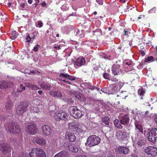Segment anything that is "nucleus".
I'll list each match as a JSON object with an SVG mask.
<instances>
[{"mask_svg":"<svg viewBox=\"0 0 157 157\" xmlns=\"http://www.w3.org/2000/svg\"><path fill=\"white\" fill-rule=\"evenodd\" d=\"M100 138L96 135H91L87 139L86 145L91 147L97 145L100 143Z\"/></svg>","mask_w":157,"mask_h":157,"instance_id":"nucleus-2","label":"nucleus"},{"mask_svg":"<svg viewBox=\"0 0 157 157\" xmlns=\"http://www.w3.org/2000/svg\"><path fill=\"white\" fill-rule=\"evenodd\" d=\"M71 115L75 119H78L82 117L84 114L83 111L79 109L75 106L71 107L70 110Z\"/></svg>","mask_w":157,"mask_h":157,"instance_id":"nucleus-3","label":"nucleus"},{"mask_svg":"<svg viewBox=\"0 0 157 157\" xmlns=\"http://www.w3.org/2000/svg\"><path fill=\"white\" fill-rule=\"evenodd\" d=\"M85 86L88 89L93 90L95 89H96L98 90H99L100 89L96 87L93 85L92 83L86 82L85 83Z\"/></svg>","mask_w":157,"mask_h":157,"instance_id":"nucleus-24","label":"nucleus"},{"mask_svg":"<svg viewBox=\"0 0 157 157\" xmlns=\"http://www.w3.org/2000/svg\"><path fill=\"white\" fill-rule=\"evenodd\" d=\"M122 99L125 98L127 97V96L126 95V92H121L120 94V95L119 96Z\"/></svg>","mask_w":157,"mask_h":157,"instance_id":"nucleus-41","label":"nucleus"},{"mask_svg":"<svg viewBox=\"0 0 157 157\" xmlns=\"http://www.w3.org/2000/svg\"><path fill=\"white\" fill-rule=\"evenodd\" d=\"M135 129L138 130L139 131L137 132V136H139V134H140L141 135L143 134V125L141 124H135Z\"/></svg>","mask_w":157,"mask_h":157,"instance_id":"nucleus-23","label":"nucleus"},{"mask_svg":"<svg viewBox=\"0 0 157 157\" xmlns=\"http://www.w3.org/2000/svg\"><path fill=\"white\" fill-rule=\"evenodd\" d=\"M68 76H69V74H64L61 73L59 75L58 79L59 80V79L60 78H64L67 79L68 78Z\"/></svg>","mask_w":157,"mask_h":157,"instance_id":"nucleus-34","label":"nucleus"},{"mask_svg":"<svg viewBox=\"0 0 157 157\" xmlns=\"http://www.w3.org/2000/svg\"><path fill=\"white\" fill-rule=\"evenodd\" d=\"M103 57L105 59H109L110 57L109 56L108 57V56H107L106 55H105V56H103Z\"/></svg>","mask_w":157,"mask_h":157,"instance_id":"nucleus-59","label":"nucleus"},{"mask_svg":"<svg viewBox=\"0 0 157 157\" xmlns=\"http://www.w3.org/2000/svg\"><path fill=\"white\" fill-rule=\"evenodd\" d=\"M42 133L44 136L50 135L52 132V130L50 126L47 125H44L42 127Z\"/></svg>","mask_w":157,"mask_h":157,"instance_id":"nucleus-15","label":"nucleus"},{"mask_svg":"<svg viewBox=\"0 0 157 157\" xmlns=\"http://www.w3.org/2000/svg\"><path fill=\"white\" fill-rule=\"evenodd\" d=\"M145 92V89L144 88L140 89L138 91V94L140 95H143Z\"/></svg>","mask_w":157,"mask_h":157,"instance_id":"nucleus-36","label":"nucleus"},{"mask_svg":"<svg viewBox=\"0 0 157 157\" xmlns=\"http://www.w3.org/2000/svg\"><path fill=\"white\" fill-rule=\"evenodd\" d=\"M13 85L12 82L9 81L2 80L0 81V88L1 89L9 88L11 87Z\"/></svg>","mask_w":157,"mask_h":157,"instance_id":"nucleus-16","label":"nucleus"},{"mask_svg":"<svg viewBox=\"0 0 157 157\" xmlns=\"http://www.w3.org/2000/svg\"><path fill=\"white\" fill-rule=\"evenodd\" d=\"M37 73H40V72H39L38 71L36 70H33L32 71H30L29 72V74H36Z\"/></svg>","mask_w":157,"mask_h":157,"instance_id":"nucleus-46","label":"nucleus"},{"mask_svg":"<svg viewBox=\"0 0 157 157\" xmlns=\"http://www.w3.org/2000/svg\"><path fill=\"white\" fill-rule=\"evenodd\" d=\"M29 155L30 157H47L44 151L40 148H33Z\"/></svg>","mask_w":157,"mask_h":157,"instance_id":"nucleus-4","label":"nucleus"},{"mask_svg":"<svg viewBox=\"0 0 157 157\" xmlns=\"http://www.w3.org/2000/svg\"><path fill=\"white\" fill-rule=\"evenodd\" d=\"M11 146L9 144L3 143L0 144V153L6 155L11 153Z\"/></svg>","mask_w":157,"mask_h":157,"instance_id":"nucleus-9","label":"nucleus"},{"mask_svg":"<svg viewBox=\"0 0 157 157\" xmlns=\"http://www.w3.org/2000/svg\"><path fill=\"white\" fill-rule=\"evenodd\" d=\"M67 79L72 81L75 80L76 79V78L73 76L71 75H69V76H68V78Z\"/></svg>","mask_w":157,"mask_h":157,"instance_id":"nucleus-44","label":"nucleus"},{"mask_svg":"<svg viewBox=\"0 0 157 157\" xmlns=\"http://www.w3.org/2000/svg\"><path fill=\"white\" fill-rule=\"evenodd\" d=\"M49 94L53 98H61L62 96L61 92L59 90H52L49 92Z\"/></svg>","mask_w":157,"mask_h":157,"instance_id":"nucleus-20","label":"nucleus"},{"mask_svg":"<svg viewBox=\"0 0 157 157\" xmlns=\"http://www.w3.org/2000/svg\"><path fill=\"white\" fill-rule=\"evenodd\" d=\"M54 117L57 121H59L61 120L66 121L68 119L67 115L65 112L56 113Z\"/></svg>","mask_w":157,"mask_h":157,"instance_id":"nucleus-10","label":"nucleus"},{"mask_svg":"<svg viewBox=\"0 0 157 157\" xmlns=\"http://www.w3.org/2000/svg\"><path fill=\"white\" fill-rule=\"evenodd\" d=\"M33 141L34 143L42 146L45 145L46 142L45 140L43 138H40L38 136L34 137L33 138Z\"/></svg>","mask_w":157,"mask_h":157,"instance_id":"nucleus-17","label":"nucleus"},{"mask_svg":"<svg viewBox=\"0 0 157 157\" xmlns=\"http://www.w3.org/2000/svg\"><path fill=\"white\" fill-rule=\"evenodd\" d=\"M112 72L113 75H120V72L119 69H112Z\"/></svg>","mask_w":157,"mask_h":157,"instance_id":"nucleus-37","label":"nucleus"},{"mask_svg":"<svg viewBox=\"0 0 157 157\" xmlns=\"http://www.w3.org/2000/svg\"><path fill=\"white\" fill-rule=\"evenodd\" d=\"M68 128L69 130L72 131H76L77 132L80 131L81 126L78 123L72 122L68 124Z\"/></svg>","mask_w":157,"mask_h":157,"instance_id":"nucleus-12","label":"nucleus"},{"mask_svg":"<svg viewBox=\"0 0 157 157\" xmlns=\"http://www.w3.org/2000/svg\"><path fill=\"white\" fill-rule=\"evenodd\" d=\"M28 106L26 102H21L17 107L16 110V113L17 115H21L25 112Z\"/></svg>","mask_w":157,"mask_h":157,"instance_id":"nucleus-6","label":"nucleus"},{"mask_svg":"<svg viewBox=\"0 0 157 157\" xmlns=\"http://www.w3.org/2000/svg\"><path fill=\"white\" fill-rule=\"evenodd\" d=\"M38 93L40 95H41L43 94V92L42 90H40L38 91Z\"/></svg>","mask_w":157,"mask_h":157,"instance_id":"nucleus-63","label":"nucleus"},{"mask_svg":"<svg viewBox=\"0 0 157 157\" xmlns=\"http://www.w3.org/2000/svg\"><path fill=\"white\" fill-rule=\"evenodd\" d=\"M38 128L35 124L30 123L25 128V131L29 134L34 135L37 133Z\"/></svg>","mask_w":157,"mask_h":157,"instance_id":"nucleus-7","label":"nucleus"},{"mask_svg":"<svg viewBox=\"0 0 157 157\" xmlns=\"http://www.w3.org/2000/svg\"><path fill=\"white\" fill-rule=\"evenodd\" d=\"M25 86L32 90H37L40 89L39 87L33 85L30 83H26L25 84Z\"/></svg>","mask_w":157,"mask_h":157,"instance_id":"nucleus-26","label":"nucleus"},{"mask_svg":"<svg viewBox=\"0 0 157 157\" xmlns=\"http://www.w3.org/2000/svg\"><path fill=\"white\" fill-rule=\"evenodd\" d=\"M66 138L71 142H74L76 140V136L74 133L69 132L66 133Z\"/></svg>","mask_w":157,"mask_h":157,"instance_id":"nucleus-21","label":"nucleus"},{"mask_svg":"<svg viewBox=\"0 0 157 157\" xmlns=\"http://www.w3.org/2000/svg\"><path fill=\"white\" fill-rule=\"evenodd\" d=\"M59 81H63V82H65V83H67L68 84H71V82H70V81H68V80L67 81L66 80L63 79L62 78H60Z\"/></svg>","mask_w":157,"mask_h":157,"instance_id":"nucleus-48","label":"nucleus"},{"mask_svg":"<svg viewBox=\"0 0 157 157\" xmlns=\"http://www.w3.org/2000/svg\"><path fill=\"white\" fill-rule=\"evenodd\" d=\"M43 26V23L41 21L38 22V24L36 25V26L40 28Z\"/></svg>","mask_w":157,"mask_h":157,"instance_id":"nucleus-45","label":"nucleus"},{"mask_svg":"<svg viewBox=\"0 0 157 157\" xmlns=\"http://www.w3.org/2000/svg\"><path fill=\"white\" fill-rule=\"evenodd\" d=\"M41 6L43 7H45L46 6V4L45 2H44L41 3Z\"/></svg>","mask_w":157,"mask_h":157,"instance_id":"nucleus-58","label":"nucleus"},{"mask_svg":"<svg viewBox=\"0 0 157 157\" xmlns=\"http://www.w3.org/2000/svg\"><path fill=\"white\" fill-rule=\"evenodd\" d=\"M32 110L33 112L35 113H38L40 111L39 109L36 107H33Z\"/></svg>","mask_w":157,"mask_h":157,"instance_id":"nucleus-43","label":"nucleus"},{"mask_svg":"<svg viewBox=\"0 0 157 157\" xmlns=\"http://www.w3.org/2000/svg\"><path fill=\"white\" fill-rule=\"evenodd\" d=\"M123 85V83L122 82H117L110 85L109 88V90L110 91V93L113 94L120 89Z\"/></svg>","mask_w":157,"mask_h":157,"instance_id":"nucleus-8","label":"nucleus"},{"mask_svg":"<svg viewBox=\"0 0 157 157\" xmlns=\"http://www.w3.org/2000/svg\"><path fill=\"white\" fill-rule=\"evenodd\" d=\"M115 137L119 141H122L127 137L126 132L122 130H118L116 131Z\"/></svg>","mask_w":157,"mask_h":157,"instance_id":"nucleus-13","label":"nucleus"},{"mask_svg":"<svg viewBox=\"0 0 157 157\" xmlns=\"http://www.w3.org/2000/svg\"><path fill=\"white\" fill-rule=\"evenodd\" d=\"M40 86L43 89L46 90H50L51 87V85L49 83L41 84Z\"/></svg>","mask_w":157,"mask_h":157,"instance_id":"nucleus-28","label":"nucleus"},{"mask_svg":"<svg viewBox=\"0 0 157 157\" xmlns=\"http://www.w3.org/2000/svg\"><path fill=\"white\" fill-rule=\"evenodd\" d=\"M124 35H125L127 36L128 35V32L127 31L124 30Z\"/></svg>","mask_w":157,"mask_h":157,"instance_id":"nucleus-62","label":"nucleus"},{"mask_svg":"<svg viewBox=\"0 0 157 157\" xmlns=\"http://www.w3.org/2000/svg\"><path fill=\"white\" fill-rule=\"evenodd\" d=\"M25 87L22 84H20L17 88V92H21L23 90H25Z\"/></svg>","mask_w":157,"mask_h":157,"instance_id":"nucleus-33","label":"nucleus"},{"mask_svg":"<svg viewBox=\"0 0 157 157\" xmlns=\"http://www.w3.org/2000/svg\"><path fill=\"white\" fill-rule=\"evenodd\" d=\"M129 121L128 116L127 115L125 114L121 117L120 122L121 124L125 126L129 123Z\"/></svg>","mask_w":157,"mask_h":157,"instance_id":"nucleus-19","label":"nucleus"},{"mask_svg":"<svg viewBox=\"0 0 157 157\" xmlns=\"http://www.w3.org/2000/svg\"><path fill=\"white\" fill-rule=\"evenodd\" d=\"M79 31L78 29H75L74 30V34L75 35H78L79 34Z\"/></svg>","mask_w":157,"mask_h":157,"instance_id":"nucleus-54","label":"nucleus"},{"mask_svg":"<svg viewBox=\"0 0 157 157\" xmlns=\"http://www.w3.org/2000/svg\"><path fill=\"white\" fill-rule=\"evenodd\" d=\"M120 67V64H117V63L113 64L112 69H119Z\"/></svg>","mask_w":157,"mask_h":157,"instance_id":"nucleus-39","label":"nucleus"},{"mask_svg":"<svg viewBox=\"0 0 157 157\" xmlns=\"http://www.w3.org/2000/svg\"><path fill=\"white\" fill-rule=\"evenodd\" d=\"M67 148L71 151L75 152H76L78 151V148L72 144H69Z\"/></svg>","mask_w":157,"mask_h":157,"instance_id":"nucleus-25","label":"nucleus"},{"mask_svg":"<svg viewBox=\"0 0 157 157\" xmlns=\"http://www.w3.org/2000/svg\"><path fill=\"white\" fill-rule=\"evenodd\" d=\"M69 154L66 151H62L57 154L54 157H68Z\"/></svg>","mask_w":157,"mask_h":157,"instance_id":"nucleus-22","label":"nucleus"},{"mask_svg":"<svg viewBox=\"0 0 157 157\" xmlns=\"http://www.w3.org/2000/svg\"><path fill=\"white\" fill-rule=\"evenodd\" d=\"M12 36H11V39L13 40L17 38V35L15 31L13 32L12 33Z\"/></svg>","mask_w":157,"mask_h":157,"instance_id":"nucleus-42","label":"nucleus"},{"mask_svg":"<svg viewBox=\"0 0 157 157\" xmlns=\"http://www.w3.org/2000/svg\"><path fill=\"white\" fill-rule=\"evenodd\" d=\"M118 75H113V76H110V80L113 82H117L118 80Z\"/></svg>","mask_w":157,"mask_h":157,"instance_id":"nucleus-35","label":"nucleus"},{"mask_svg":"<svg viewBox=\"0 0 157 157\" xmlns=\"http://www.w3.org/2000/svg\"><path fill=\"white\" fill-rule=\"evenodd\" d=\"M102 121L103 123H105L106 125H109L110 118L108 117H105L102 118Z\"/></svg>","mask_w":157,"mask_h":157,"instance_id":"nucleus-31","label":"nucleus"},{"mask_svg":"<svg viewBox=\"0 0 157 157\" xmlns=\"http://www.w3.org/2000/svg\"><path fill=\"white\" fill-rule=\"evenodd\" d=\"M151 114L150 113H149V111H146L145 113L144 114V116L146 117H151Z\"/></svg>","mask_w":157,"mask_h":157,"instance_id":"nucleus-50","label":"nucleus"},{"mask_svg":"<svg viewBox=\"0 0 157 157\" xmlns=\"http://www.w3.org/2000/svg\"><path fill=\"white\" fill-rule=\"evenodd\" d=\"M54 48L55 49L58 48L59 49H60V46H55Z\"/></svg>","mask_w":157,"mask_h":157,"instance_id":"nucleus-61","label":"nucleus"},{"mask_svg":"<svg viewBox=\"0 0 157 157\" xmlns=\"http://www.w3.org/2000/svg\"><path fill=\"white\" fill-rule=\"evenodd\" d=\"M4 126L11 133L18 134L21 132V128L17 123L11 121L6 123Z\"/></svg>","mask_w":157,"mask_h":157,"instance_id":"nucleus-1","label":"nucleus"},{"mask_svg":"<svg viewBox=\"0 0 157 157\" xmlns=\"http://www.w3.org/2000/svg\"><path fill=\"white\" fill-rule=\"evenodd\" d=\"M40 46L38 44H37L36 46H35L33 49V51L35 52H37L38 51L39 48H40Z\"/></svg>","mask_w":157,"mask_h":157,"instance_id":"nucleus-47","label":"nucleus"},{"mask_svg":"<svg viewBox=\"0 0 157 157\" xmlns=\"http://www.w3.org/2000/svg\"><path fill=\"white\" fill-rule=\"evenodd\" d=\"M114 124L115 126L119 129H122L123 128L122 124H121L120 121L119 119H116L114 121Z\"/></svg>","mask_w":157,"mask_h":157,"instance_id":"nucleus-29","label":"nucleus"},{"mask_svg":"<svg viewBox=\"0 0 157 157\" xmlns=\"http://www.w3.org/2000/svg\"><path fill=\"white\" fill-rule=\"evenodd\" d=\"M6 119L4 115L0 114V119L1 120H5Z\"/></svg>","mask_w":157,"mask_h":157,"instance_id":"nucleus-56","label":"nucleus"},{"mask_svg":"<svg viewBox=\"0 0 157 157\" xmlns=\"http://www.w3.org/2000/svg\"><path fill=\"white\" fill-rule=\"evenodd\" d=\"M148 140L154 144L155 143L157 140V128L152 129L147 134Z\"/></svg>","mask_w":157,"mask_h":157,"instance_id":"nucleus-5","label":"nucleus"},{"mask_svg":"<svg viewBox=\"0 0 157 157\" xmlns=\"http://www.w3.org/2000/svg\"><path fill=\"white\" fill-rule=\"evenodd\" d=\"M144 152L147 154L152 156H157V148L154 146H149L144 149Z\"/></svg>","mask_w":157,"mask_h":157,"instance_id":"nucleus-11","label":"nucleus"},{"mask_svg":"<svg viewBox=\"0 0 157 157\" xmlns=\"http://www.w3.org/2000/svg\"><path fill=\"white\" fill-rule=\"evenodd\" d=\"M115 151L119 154H127L129 151L128 147L120 146L115 149Z\"/></svg>","mask_w":157,"mask_h":157,"instance_id":"nucleus-14","label":"nucleus"},{"mask_svg":"<svg viewBox=\"0 0 157 157\" xmlns=\"http://www.w3.org/2000/svg\"><path fill=\"white\" fill-rule=\"evenodd\" d=\"M21 6L23 8H24L26 6V4L25 3H23L21 4Z\"/></svg>","mask_w":157,"mask_h":157,"instance_id":"nucleus-60","label":"nucleus"},{"mask_svg":"<svg viewBox=\"0 0 157 157\" xmlns=\"http://www.w3.org/2000/svg\"><path fill=\"white\" fill-rule=\"evenodd\" d=\"M29 35L32 39V40H33L35 38V35L34 33H31L29 34Z\"/></svg>","mask_w":157,"mask_h":157,"instance_id":"nucleus-51","label":"nucleus"},{"mask_svg":"<svg viewBox=\"0 0 157 157\" xmlns=\"http://www.w3.org/2000/svg\"><path fill=\"white\" fill-rule=\"evenodd\" d=\"M97 2L100 5H102L103 4V0H96Z\"/></svg>","mask_w":157,"mask_h":157,"instance_id":"nucleus-55","label":"nucleus"},{"mask_svg":"<svg viewBox=\"0 0 157 157\" xmlns=\"http://www.w3.org/2000/svg\"><path fill=\"white\" fill-rule=\"evenodd\" d=\"M125 64L128 66V67H129V68H130L131 66H132V62L131 61H129L125 63Z\"/></svg>","mask_w":157,"mask_h":157,"instance_id":"nucleus-52","label":"nucleus"},{"mask_svg":"<svg viewBox=\"0 0 157 157\" xmlns=\"http://www.w3.org/2000/svg\"><path fill=\"white\" fill-rule=\"evenodd\" d=\"M142 56H145V54L144 50H140V51Z\"/></svg>","mask_w":157,"mask_h":157,"instance_id":"nucleus-57","label":"nucleus"},{"mask_svg":"<svg viewBox=\"0 0 157 157\" xmlns=\"http://www.w3.org/2000/svg\"><path fill=\"white\" fill-rule=\"evenodd\" d=\"M146 143V141L144 139H141L139 140L137 143V144L139 146L142 147L145 145Z\"/></svg>","mask_w":157,"mask_h":157,"instance_id":"nucleus-30","label":"nucleus"},{"mask_svg":"<svg viewBox=\"0 0 157 157\" xmlns=\"http://www.w3.org/2000/svg\"><path fill=\"white\" fill-rule=\"evenodd\" d=\"M153 59V57L152 56H148L144 60L145 62H147L149 61H152Z\"/></svg>","mask_w":157,"mask_h":157,"instance_id":"nucleus-40","label":"nucleus"},{"mask_svg":"<svg viewBox=\"0 0 157 157\" xmlns=\"http://www.w3.org/2000/svg\"><path fill=\"white\" fill-rule=\"evenodd\" d=\"M86 63L85 58L83 57H80L74 61V64L78 67H81L84 65Z\"/></svg>","mask_w":157,"mask_h":157,"instance_id":"nucleus-18","label":"nucleus"},{"mask_svg":"<svg viewBox=\"0 0 157 157\" xmlns=\"http://www.w3.org/2000/svg\"><path fill=\"white\" fill-rule=\"evenodd\" d=\"M75 157H87L86 156L84 155H78L77 156H76Z\"/></svg>","mask_w":157,"mask_h":157,"instance_id":"nucleus-64","label":"nucleus"},{"mask_svg":"<svg viewBox=\"0 0 157 157\" xmlns=\"http://www.w3.org/2000/svg\"><path fill=\"white\" fill-rule=\"evenodd\" d=\"M109 90V88H104L102 89L101 91L103 93H106L107 92V90Z\"/></svg>","mask_w":157,"mask_h":157,"instance_id":"nucleus-53","label":"nucleus"},{"mask_svg":"<svg viewBox=\"0 0 157 157\" xmlns=\"http://www.w3.org/2000/svg\"><path fill=\"white\" fill-rule=\"evenodd\" d=\"M94 33V35L97 36H99L102 35V31L100 29H97L96 30L93 32Z\"/></svg>","mask_w":157,"mask_h":157,"instance_id":"nucleus-32","label":"nucleus"},{"mask_svg":"<svg viewBox=\"0 0 157 157\" xmlns=\"http://www.w3.org/2000/svg\"><path fill=\"white\" fill-rule=\"evenodd\" d=\"M13 106V102L10 100H8L6 104L5 107L6 110L11 109Z\"/></svg>","mask_w":157,"mask_h":157,"instance_id":"nucleus-27","label":"nucleus"},{"mask_svg":"<svg viewBox=\"0 0 157 157\" xmlns=\"http://www.w3.org/2000/svg\"><path fill=\"white\" fill-rule=\"evenodd\" d=\"M103 76L105 78L110 80V75L109 74L107 73H105L103 74Z\"/></svg>","mask_w":157,"mask_h":157,"instance_id":"nucleus-38","label":"nucleus"},{"mask_svg":"<svg viewBox=\"0 0 157 157\" xmlns=\"http://www.w3.org/2000/svg\"><path fill=\"white\" fill-rule=\"evenodd\" d=\"M26 42L28 43H30L31 42V40L32 39L28 35L27 36L26 38Z\"/></svg>","mask_w":157,"mask_h":157,"instance_id":"nucleus-49","label":"nucleus"}]
</instances>
